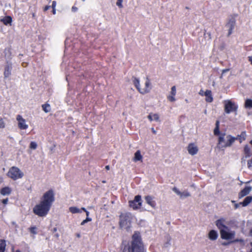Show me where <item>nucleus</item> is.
<instances>
[{"label":"nucleus","instance_id":"1","mask_svg":"<svg viewBox=\"0 0 252 252\" xmlns=\"http://www.w3.org/2000/svg\"><path fill=\"white\" fill-rule=\"evenodd\" d=\"M54 200L53 191H47L43 194L40 203L33 208V212L39 217H45L48 213Z\"/></svg>","mask_w":252,"mask_h":252},{"label":"nucleus","instance_id":"2","mask_svg":"<svg viewBox=\"0 0 252 252\" xmlns=\"http://www.w3.org/2000/svg\"><path fill=\"white\" fill-rule=\"evenodd\" d=\"M123 252H146L139 232H134L131 241L124 245Z\"/></svg>","mask_w":252,"mask_h":252},{"label":"nucleus","instance_id":"3","mask_svg":"<svg viewBox=\"0 0 252 252\" xmlns=\"http://www.w3.org/2000/svg\"><path fill=\"white\" fill-rule=\"evenodd\" d=\"M132 82L136 89L138 90L140 93L142 94H145L150 92L151 90V83L150 80L147 78L145 82V85L143 87L140 85V81L136 77H133Z\"/></svg>","mask_w":252,"mask_h":252},{"label":"nucleus","instance_id":"4","mask_svg":"<svg viewBox=\"0 0 252 252\" xmlns=\"http://www.w3.org/2000/svg\"><path fill=\"white\" fill-rule=\"evenodd\" d=\"M132 216L129 213L122 214L120 216V225L121 228L128 230L131 227Z\"/></svg>","mask_w":252,"mask_h":252},{"label":"nucleus","instance_id":"5","mask_svg":"<svg viewBox=\"0 0 252 252\" xmlns=\"http://www.w3.org/2000/svg\"><path fill=\"white\" fill-rule=\"evenodd\" d=\"M237 138L228 135L226 136L221 135L219 138V146L220 148H224L230 147L237 139Z\"/></svg>","mask_w":252,"mask_h":252},{"label":"nucleus","instance_id":"6","mask_svg":"<svg viewBox=\"0 0 252 252\" xmlns=\"http://www.w3.org/2000/svg\"><path fill=\"white\" fill-rule=\"evenodd\" d=\"M8 177L13 180L22 178L24 176L23 172L17 167H11L7 173Z\"/></svg>","mask_w":252,"mask_h":252},{"label":"nucleus","instance_id":"7","mask_svg":"<svg viewBox=\"0 0 252 252\" xmlns=\"http://www.w3.org/2000/svg\"><path fill=\"white\" fill-rule=\"evenodd\" d=\"M221 238L224 240H231L234 238L235 232L234 231H231L227 227L226 229L222 230L220 232Z\"/></svg>","mask_w":252,"mask_h":252},{"label":"nucleus","instance_id":"8","mask_svg":"<svg viewBox=\"0 0 252 252\" xmlns=\"http://www.w3.org/2000/svg\"><path fill=\"white\" fill-rule=\"evenodd\" d=\"M252 147L249 145H246L244 149V156L241 159V163L242 165H245L248 158H250L252 155Z\"/></svg>","mask_w":252,"mask_h":252},{"label":"nucleus","instance_id":"9","mask_svg":"<svg viewBox=\"0 0 252 252\" xmlns=\"http://www.w3.org/2000/svg\"><path fill=\"white\" fill-rule=\"evenodd\" d=\"M237 108V106L230 100L226 101L225 102L224 111L227 114L235 112Z\"/></svg>","mask_w":252,"mask_h":252},{"label":"nucleus","instance_id":"10","mask_svg":"<svg viewBox=\"0 0 252 252\" xmlns=\"http://www.w3.org/2000/svg\"><path fill=\"white\" fill-rule=\"evenodd\" d=\"M142 204L141 197L140 195L135 196L134 199L129 201V206L133 209H137L140 207Z\"/></svg>","mask_w":252,"mask_h":252},{"label":"nucleus","instance_id":"11","mask_svg":"<svg viewBox=\"0 0 252 252\" xmlns=\"http://www.w3.org/2000/svg\"><path fill=\"white\" fill-rule=\"evenodd\" d=\"M16 120L18 122V127L19 129L25 130L28 128V125L26 123V120L22 116L18 115L16 116Z\"/></svg>","mask_w":252,"mask_h":252},{"label":"nucleus","instance_id":"12","mask_svg":"<svg viewBox=\"0 0 252 252\" xmlns=\"http://www.w3.org/2000/svg\"><path fill=\"white\" fill-rule=\"evenodd\" d=\"M236 25V19L234 16H232L230 17L228 22L226 25V27L228 28V36H229L232 34L233 30L234 29V27Z\"/></svg>","mask_w":252,"mask_h":252},{"label":"nucleus","instance_id":"13","mask_svg":"<svg viewBox=\"0 0 252 252\" xmlns=\"http://www.w3.org/2000/svg\"><path fill=\"white\" fill-rule=\"evenodd\" d=\"M172 190L178 195L180 196L181 199L189 197L190 196V193L187 190H184L183 192L180 191V190L176 187H174L172 189Z\"/></svg>","mask_w":252,"mask_h":252},{"label":"nucleus","instance_id":"14","mask_svg":"<svg viewBox=\"0 0 252 252\" xmlns=\"http://www.w3.org/2000/svg\"><path fill=\"white\" fill-rule=\"evenodd\" d=\"M216 224L219 229L220 232L222 230L226 229V228H227V226L225 224V220L223 219H220L217 220L216 221Z\"/></svg>","mask_w":252,"mask_h":252},{"label":"nucleus","instance_id":"15","mask_svg":"<svg viewBox=\"0 0 252 252\" xmlns=\"http://www.w3.org/2000/svg\"><path fill=\"white\" fill-rule=\"evenodd\" d=\"M188 150L190 155H194L198 152V148L194 144L190 143L188 145Z\"/></svg>","mask_w":252,"mask_h":252},{"label":"nucleus","instance_id":"16","mask_svg":"<svg viewBox=\"0 0 252 252\" xmlns=\"http://www.w3.org/2000/svg\"><path fill=\"white\" fill-rule=\"evenodd\" d=\"M147 118L151 122L153 121L160 122L159 115L157 113H150L147 116Z\"/></svg>","mask_w":252,"mask_h":252},{"label":"nucleus","instance_id":"17","mask_svg":"<svg viewBox=\"0 0 252 252\" xmlns=\"http://www.w3.org/2000/svg\"><path fill=\"white\" fill-rule=\"evenodd\" d=\"M252 190V187H246L241 192L239 193V198L243 197L244 196L248 194Z\"/></svg>","mask_w":252,"mask_h":252},{"label":"nucleus","instance_id":"18","mask_svg":"<svg viewBox=\"0 0 252 252\" xmlns=\"http://www.w3.org/2000/svg\"><path fill=\"white\" fill-rule=\"evenodd\" d=\"M12 69V64L10 63L6 66L4 72V75L5 78H7L10 76Z\"/></svg>","mask_w":252,"mask_h":252},{"label":"nucleus","instance_id":"19","mask_svg":"<svg viewBox=\"0 0 252 252\" xmlns=\"http://www.w3.org/2000/svg\"><path fill=\"white\" fill-rule=\"evenodd\" d=\"M218 236V233L214 230H211L208 234V237L211 240H215Z\"/></svg>","mask_w":252,"mask_h":252},{"label":"nucleus","instance_id":"20","mask_svg":"<svg viewBox=\"0 0 252 252\" xmlns=\"http://www.w3.org/2000/svg\"><path fill=\"white\" fill-rule=\"evenodd\" d=\"M204 95L206 96V101L208 102H211L213 101V97L212 96V92L210 90H206L204 93Z\"/></svg>","mask_w":252,"mask_h":252},{"label":"nucleus","instance_id":"21","mask_svg":"<svg viewBox=\"0 0 252 252\" xmlns=\"http://www.w3.org/2000/svg\"><path fill=\"white\" fill-rule=\"evenodd\" d=\"M11 192V189L8 187H4L0 190V193L3 195H9Z\"/></svg>","mask_w":252,"mask_h":252},{"label":"nucleus","instance_id":"22","mask_svg":"<svg viewBox=\"0 0 252 252\" xmlns=\"http://www.w3.org/2000/svg\"><path fill=\"white\" fill-rule=\"evenodd\" d=\"M145 200L147 204L150 205L152 207H154L155 206V202L153 201V198L150 196H147L145 197Z\"/></svg>","mask_w":252,"mask_h":252},{"label":"nucleus","instance_id":"23","mask_svg":"<svg viewBox=\"0 0 252 252\" xmlns=\"http://www.w3.org/2000/svg\"><path fill=\"white\" fill-rule=\"evenodd\" d=\"M252 201V196H249L246 197L244 200L241 202L243 206H247Z\"/></svg>","mask_w":252,"mask_h":252},{"label":"nucleus","instance_id":"24","mask_svg":"<svg viewBox=\"0 0 252 252\" xmlns=\"http://www.w3.org/2000/svg\"><path fill=\"white\" fill-rule=\"evenodd\" d=\"M142 159V156L141 155L140 151H137L134 154V157L133 158V160L134 161L141 160Z\"/></svg>","mask_w":252,"mask_h":252},{"label":"nucleus","instance_id":"25","mask_svg":"<svg viewBox=\"0 0 252 252\" xmlns=\"http://www.w3.org/2000/svg\"><path fill=\"white\" fill-rule=\"evenodd\" d=\"M0 21L5 25L8 24H11L12 22V18L10 16H6L4 18L1 19Z\"/></svg>","mask_w":252,"mask_h":252},{"label":"nucleus","instance_id":"26","mask_svg":"<svg viewBox=\"0 0 252 252\" xmlns=\"http://www.w3.org/2000/svg\"><path fill=\"white\" fill-rule=\"evenodd\" d=\"M69 211L72 214L81 213V210L77 207H70L69 208Z\"/></svg>","mask_w":252,"mask_h":252},{"label":"nucleus","instance_id":"27","mask_svg":"<svg viewBox=\"0 0 252 252\" xmlns=\"http://www.w3.org/2000/svg\"><path fill=\"white\" fill-rule=\"evenodd\" d=\"M6 243L4 240H0V252H4L5 250Z\"/></svg>","mask_w":252,"mask_h":252},{"label":"nucleus","instance_id":"28","mask_svg":"<svg viewBox=\"0 0 252 252\" xmlns=\"http://www.w3.org/2000/svg\"><path fill=\"white\" fill-rule=\"evenodd\" d=\"M245 107L246 108H252V99H246L245 103Z\"/></svg>","mask_w":252,"mask_h":252},{"label":"nucleus","instance_id":"29","mask_svg":"<svg viewBox=\"0 0 252 252\" xmlns=\"http://www.w3.org/2000/svg\"><path fill=\"white\" fill-rule=\"evenodd\" d=\"M42 109L45 113H48L50 111V106L48 104H44L42 105Z\"/></svg>","mask_w":252,"mask_h":252},{"label":"nucleus","instance_id":"30","mask_svg":"<svg viewBox=\"0 0 252 252\" xmlns=\"http://www.w3.org/2000/svg\"><path fill=\"white\" fill-rule=\"evenodd\" d=\"M250 143L252 147V140L250 141ZM246 162H247V166L248 168L251 169L252 168V158L248 160H247Z\"/></svg>","mask_w":252,"mask_h":252},{"label":"nucleus","instance_id":"31","mask_svg":"<svg viewBox=\"0 0 252 252\" xmlns=\"http://www.w3.org/2000/svg\"><path fill=\"white\" fill-rule=\"evenodd\" d=\"M176 87L175 86H174L171 88L170 95L175 96L176 95Z\"/></svg>","mask_w":252,"mask_h":252},{"label":"nucleus","instance_id":"32","mask_svg":"<svg viewBox=\"0 0 252 252\" xmlns=\"http://www.w3.org/2000/svg\"><path fill=\"white\" fill-rule=\"evenodd\" d=\"M37 145L35 142H31L30 143V147L31 149L35 150L36 149Z\"/></svg>","mask_w":252,"mask_h":252},{"label":"nucleus","instance_id":"33","mask_svg":"<svg viewBox=\"0 0 252 252\" xmlns=\"http://www.w3.org/2000/svg\"><path fill=\"white\" fill-rule=\"evenodd\" d=\"M246 133L245 132H243L241 135L240 136V142L242 141V140H244L245 139V138H246Z\"/></svg>","mask_w":252,"mask_h":252},{"label":"nucleus","instance_id":"34","mask_svg":"<svg viewBox=\"0 0 252 252\" xmlns=\"http://www.w3.org/2000/svg\"><path fill=\"white\" fill-rule=\"evenodd\" d=\"M123 0H117L116 2V5L120 8H122L123 7L122 2Z\"/></svg>","mask_w":252,"mask_h":252},{"label":"nucleus","instance_id":"35","mask_svg":"<svg viewBox=\"0 0 252 252\" xmlns=\"http://www.w3.org/2000/svg\"><path fill=\"white\" fill-rule=\"evenodd\" d=\"M167 99H168L169 101H170L171 102H174V101H175L176 100V99L174 97V95H169L167 96Z\"/></svg>","mask_w":252,"mask_h":252},{"label":"nucleus","instance_id":"36","mask_svg":"<svg viewBox=\"0 0 252 252\" xmlns=\"http://www.w3.org/2000/svg\"><path fill=\"white\" fill-rule=\"evenodd\" d=\"M232 242H240L242 244H244V241L242 239H236V240H234L233 241H232Z\"/></svg>","mask_w":252,"mask_h":252},{"label":"nucleus","instance_id":"37","mask_svg":"<svg viewBox=\"0 0 252 252\" xmlns=\"http://www.w3.org/2000/svg\"><path fill=\"white\" fill-rule=\"evenodd\" d=\"M5 126V124L4 123V121L2 120H0V128H3Z\"/></svg>","mask_w":252,"mask_h":252},{"label":"nucleus","instance_id":"38","mask_svg":"<svg viewBox=\"0 0 252 252\" xmlns=\"http://www.w3.org/2000/svg\"><path fill=\"white\" fill-rule=\"evenodd\" d=\"M220 130L219 127H215L214 130V133L215 135H217L219 134Z\"/></svg>","mask_w":252,"mask_h":252},{"label":"nucleus","instance_id":"39","mask_svg":"<svg viewBox=\"0 0 252 252\" xmlns=\"http://www.w3.org/2000/svg\"><path fill=\"white\" fill-rule=\"evenodd\" d=\"M36 228L35 227H32L30 228L31 232L33 234H36V232L35 231Z\"/></svg>","mask_w":252,"mask_h":252},{"label":"nucleus","instance_id":"40","mask_svg":"<svg viewBox=\"0 0 252 252\" xmlns=\"http://www.w3.org/2000/svg\"><path fill=\"white\" fill-rule=\"evenodd\" d=\"M241 205H242V203H241V202H240L239 203H238V204H235V209L238 208Z\"/></svg>","mask_w":252,"mask_h":252},{"label":"nucleus","instance_id":"41","mask_svg":"<svg viewBox=\"0 0 252 252\" xmlns=\"http://www.w3.org/2000/svg\"><path fill=\"white\" fill-rule=\"evenodd\" d=\"M56 6V2L55 1H53L52 2V7L53 9H55Z\"/></svg>","mask_w":252,"mask_h":252},{"label":"nucleus","instance_id":"42","mask_svg":"<svg viewBox=\"0 0 252 252\" xmlns=\"http://www.w3.org/2000/svg\"><path fill=\"white\" fill-rule=\"evenodd\" d=\"M77 9H77V8L76 7H75V6H73V7H72V8H71V10H72V11H73V12H76V11H77Z\"/></svg>","mask_w":252,"mask_h":252},{"label":"nucleus","instance_id":"43","mask_svg":"<svg viewBox=\"0 0 252 252\" xmlns=\"http://www.w3.org/2000/svg\"><path fill=\"white\" fill-rule=\"evenodd\" d=\"M229 70V69H223L222 71V74L221 75H222L223 74H224L225 73L228 72V71Z\"/></svg>","mask_w":252,"mask_h":252},{"label":"nucleus","instance_id":"44","mask_svg":"<svg viewBox=\"0 0 252 252\" xmlns=\"http://www.w3.org/2000/svg\"><path fill=\"white\" fill-rule=\"evenodd\" d=\"M8 199L6 198V199H3L2 201V202L4 204H6L8 202Z\"/></svg>","mask_w":252,"mask_h":252},{"label":"nucleus","instance_id":"45","mask_svg":"<svg viewBox=\"0 0 252 252\" xmlns=\"http://www.w3.org/2000/svg\"><path fill=\"white\" fill-rule=\"evenodd\" d=\"M50 8V6L47 5L44 8V11H46L48 10Z\"/></svg>","mask_w":252,"mask_h":252},{"label":"nucleus","instance_id":"46","mask_svg":"<svg viewBox=\"0 0 252 252\" xmlns=\"http://www.w3.org/2000/svg\"><path fill=\"white\" fill-rule=\"evenodd\" d=\"M87 222H88V221H87V220L85 219L81 222V225H84Z\"/></svg>","mask_w":252,"mask_h":252},{"label":"nucleus","instance_id":"47","mask_svg":"<svg viewBox=\"0 0 252 252\" xmlns=\"http://www.w3.org/2000/svg\"><path fill=\"white\" fill-rule=\"evenodd\" d=\"M204 93L205 92H204L202 90H201L199 92V94L201 95H203L204 94Z\"/></svg>","mask_w":252,"mask_h":252},{"label":"nucleus","instance_id":"48","mask_svg":"<svg viewBox=\"0 0 252 252\" xmlns=\"http://www.w3.org/2000/svg\"><path fill=\"white\" fill-rule=\"evenodd\" d=\"M219 125L220 122L219 121H217L216 123V127H219Z\"/></svg>","mask_w":252,"mask_h":252},{"label":"nucleus","instance_id":"49","mask_svg":"<svg viewBox=\"0 0 252 252\" xmlns=\"http://www.w3.org/2000/svg\"><path fill=\"white\" fill-rule=\"evenodd\" d=\"M86 220H87V221H88V222L91 221L92 220V219L89 218L88 217H87V218L86 219Z\"/></svg>","mask_w":252,"mask_h":252},{"label":"nucleus","instance_id":"50","mask_svg":"<svg viewBox=\"0 0 252 252\" xmlns=\"http://www.w3.org/2000/svg\"><path fill=\"white\" fill-rule=\"evenodd\" d=\"M151 129H152V132H153L154 134H156L157 131L154 129V128H151Z\"/></svg>","mask_w":252,"mask_h":252},{"label":"nucleus","instance_id":"51","mask_svg":"<svg viewBox=\"0 0 252 252\" xmlns=\"http://www.w3.org/2000/svg\"><path fill=\"white\" fill-rule=\"evenodd\" d=\"M249 61L251 62V63L252 64V56L249 57Z\"/></svg>","mask_w":252,"mask_h":252},{"label":"nucleus","instance_id":"52","mask_svg":"<svg viewBox=\"0 0 252 252\" xmlns=\"http://www.w3.org/2000/svg\"><path fill=\"white\" fill-rule=\"evenodd\" d=\"M105 168L106 170H108L110 169V166L109 165H107L105 166Z\"/></svg>","mask_w":252,"mask_h":252},{"label":"nucleus","instance_id":"53","mask_svg":"<svg viewBox=\"0 0 252 252\" xmlns=\"http://www.w3.org/2000/svg\"><path fill=\"white\" fill-rule=\"evenodd\" d=\"M52 12H53V14H56V9H55H55H53Z\"/></svg>","mask_w":252,"mask_h":252},{"label":"nucleus","instance_id":"54","mask_svg":"<svg viewBox=\"0 0 252 252\" xmlns=\"http://www.w3.org/2000/svg\"><path fill=\"white\" fill-rule=\"evenodd\" d=\"M80 209L81 210V211H82V210H83V211H85V212H86V211H87V210H86V209H85L84 207H82V208H81V209Z\"/></svg>","mask_w":252,"mask_h":252},{"label":"nucleus","instance_id":"55","mask_svg":"<svg viewBox=\"0 0 252 252\" xmlns=\"http://www.w3.org/2000/svg\"><path fill=\"white\" fill-rule=\"evenodd\" d=\"M85 212H86L87 217H89V212L88 211H86Z\"/></svg>","mask_w":252,"mask_h":252},{"label":"nucleus","instance_id":"56","mask_svg":"<svg viewBox=\"0 0 252 252\" xmlns=\"http://www.w3.org/2000/svg\"><path fill=\"white\" fill-rule=\"evenodd\" d=\"M57 231V228H56V227H55V228H54V229H53V231H54V232H56V231Z\"/></svg>","mask_w":252,"mask_h":252},{"label":"nucleus","instance_id":"57","mask_svg":"<svg viewBox=\"0 0 252 252\" xmlns=\"http://www.w3.org/2000/svg\"><path fill=\"white\" fill-rule=\"evenodd\" d=\"M55 236L57 238H58L59 237V235L58 234H55Z\"/></svg>","mask_w":252,"mask_h":252},{"label":"nucleus","instance_id":"58","mask_svg":"<svg viewBox=\"0 0 252 252\" xmlns=\"http://www.w3.org/2000/svg\"><path fill=\"white\" fill-rule=\"evenodd\" d=\"M251 245H252V243H251ZM250 252H252V248L251 249V250L250 251Z\"/></svg>","mask_w":252,"mask_h":252},{"label":"nucleus","instance_id":"59","mask_svg":"<svg viewBox=\"0 0 252 252\" xmlns=\"http://www.w3.org/2000/svg\"><path fill=\"white\" fill-rule=\"evenodd\" d=\"M34 16H35V14H34V13H33V14H32V17H34Z\"/></svg>","mask_w":252,"mask_h":252},{"label":"nucleus","instance_id":"60","mask_svg":"<svg viewBox=\"0 0 252 252\" xmlns=\"http://www.w3.org/2000/svg\"><path fill=\"white\" fill-rule=\"evenodd\" d=\"M15 252H21L19 250H17Z\"/></svg>","mask_w":252,"mask_h":252},{"label":"nucleus","instance_id":"61","mask_svg":"<svg viewBox=\"0 0 252 252\" xmlns=\"http://www.w3.org/2000/svg\"><path fill=\"white\" fill-rule=\"evenodd\" d=\"M250 233H251V235H252V230L251 231Z\"/></svg>","mask_w":252,"mask_h":252},{"label":"nucleus","instance_id":"62","mask_svg":"<svg viewBox=\"0 0 252 252\" xmlns=\"http://www.w3.org/2000/svg\"><path fill=\"white\" fill-rule=\"evenodd\" d=\"M223 245H226V243H223Z\"/></svg>","mask_w":252,"mask_h":252},{"label":"nucleus","instance_id":"63","mask_svg":"<svg viewBox=\"0 0 252 252\" xmlns=\"http://www.w3.org/2000/svg\"><path fill=\"white\" fill-rule=\"evenodd\" d=\"M208 34H209V36H210V33H208Z\"/></svg>","mask_w":252,"mask_h":252},{"label":"nucleus","instance_id":"64","mask_svg":"<svg viewBox=\"0 0 252 252\" xmlns=\"http://www.w3.org/2000/svg\"><path fill=\"white\" fill-rule=\"evenodd\" d=\"M82 1H85V0H82Z\"/></svg>","mask_w":252,"mask_h":252}]
</instances>
